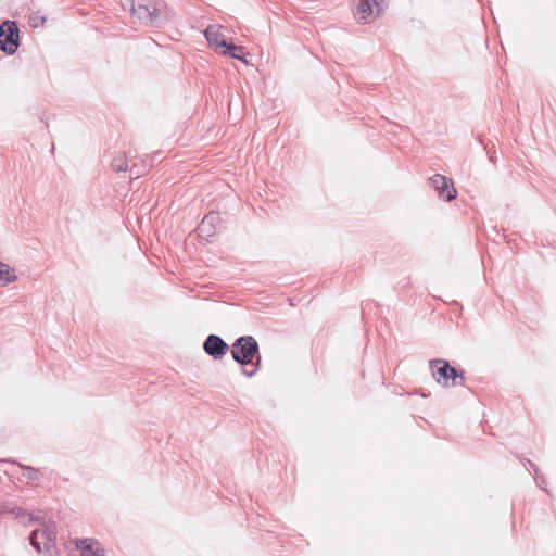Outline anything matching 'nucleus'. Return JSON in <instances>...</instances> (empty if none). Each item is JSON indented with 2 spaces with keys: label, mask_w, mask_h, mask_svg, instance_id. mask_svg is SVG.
<instances>
[{
  "label": "nucleus",
  "mask_w": 556,
  "mask_h": 556,
  "mask_svg": "<svg viewBox=\"0 0 556 556\" xmlns=\"http://www.w3.org/2000/svg\"><path fill=\"white\" fill-rule=\"evenodd\" d=\"M231 356L232 358L240 365H253L254 369L252 371H248L245 369L242 372L252 377L261 366V354L260 348L256 339L252 336H242L235 340L231 345Z\"/></svg>",
  "instance_id": "nucleus-1"
},
{
  "label": "nucleus",
  "mask_w": 556,
  "mask_h": 556,
  "mask_svg": "<svg viewBox=\"0 0 556 556\" xmlns=\"http://www.w3.org/2000/svg\"><path fill=\"white\" fill-rule=\"evenodd\" d=\"M131 12L132 16L147 25L160 26L165 21V3L162 0H137Z\"/></svg>",
  "instance_id": "nucleus-2"
},
{
  "label": "nucleus",
  "mask_w": 556,
  "mask_h": 556,
  "mask_svg": "<svg viewBox=\"0 0 556 556\" xmlns=\"http://www.w3.org/2000/svg\"><path fill=\"white\" fill-rule=\"evenodd\" d=\"M429 366L434 380L442 387H457L465 382V372L442 358L431 359Z\"/></svg>",
  "instance_id": "nucleus-3"
},
{
  "label": "nucleus",
  "mask_w": 556,
  "mask_h": 556,
  "mask_svg": "<svg viewBox=\"0 0 556 556\" xmlns=\"http://www.w3.org/2000/svg\"><path fill=\"white\" fill-rule=\"evenodd\" d=\"M387 7V0H353L354 16L364 24H369L378 18Z\"/></svg>",
  "instance_id": "nucleus-4"
},
{
  "label": "nucleus",
  "mask_w": 556,
  "mask_h": 556,
  "mask_svg": "<svg viewBox=\"0 0 556 556\" xmlns=\"http://www.w3.org/2000/svg\"><path fill=\"white\" fill-rule=\"evenodd\" d=\"M56 531L55 527L50 525L43 529L34 530L30 534V544L38 552L42 553L41 541L45 546V556H56L55 551Z\"/></svg>",
  "instance_id": "nucleus-5"
},
{
  "label": "nucleus",
  "mask_w": 556,
  "mask_h": 556,
  "mask_svg": "<svg viewBox=\"0 0 556 556\" xmlns=\"http://www.w3.org/2000/svg\"><path fill=\"white\" fill-rule=\"evenodd\" d=\"M18 27L14 21H4L0 25V49L12 55L18 49Z\"/></svg>",
  "instance_id": "nucleus-6"
},
{
  "label": "nucleus",
  "mask_w": 556,
  "mask_h": 556,
  "mask_svg": "<svg viewBox=\"0 0 556 556\" xmlns=\"http://www.w3.org/2000/svg\"><path fill=\"white\" fill-rule=\"evenodd\" d=\"M429 182L441 200L452 201L457 197V191L454 188L452 180L447 177L441 174H435L429 178Z\"/></svg>",
  "instance_id": "nucleus-7"
},
{
  "label": "nucleus",
  "mask_w": 556,
  "mask_h": 556,
  "mask_svg": "<svg viewBox=\"0 0 556 556\" xmlns=\"http://www.w3.org/2000/svg\"><path fill=\"white\" fill-rule=\"evenodd\" d=\"M219 223L220 216L217 212L207 213L197 227L198 236L210 242L215 237Z\"/></svg>",
  "instance_id": "nucleus-8"
},
{
  "label": "nucleus",
  "mask_w": 556,
  "mask_h": 556,
  "mask_svg": "<svg viewBox=\"0 0 556 556\" xmlns=\"http://www.w3.org/2000/svg\"><path fill=\"white\" fill-rule=\"evenodd\" d=\"M204 352L218 361L222 359L229 351L227 342L217 334H208L203 342Z\"/></svg>",
  "instance_id": "nucleus-9"
},
{
  "label": "nucleus",
  "mask_w": 556,
  "mask_h": 556,
  "mask_svg": "<svg viewBox=\"0 0 556 556\" xmlns=\"http://www.w3.org/2000/svg\"><path fill=\"white\" fill-rule=\"evenodd\" d=\"M76 547L80 551V556H104L105 551L94 539H83L76 541Z\"/></svg>",
  "instance_id": "nucleus-10"
},
{
  "label": "nucleus",
  "mask_w": 556,
  "mask_h": 556,
  "mask_svg": "<svg viewBox=\"0 0 556 556\" xmlns=\"http://www.w3.org/2000/svg\"><path fill=\"white\" fill-rule=\"evenodd\" d=\"M220 48H225V50L223 51L224 54H228V55H230L233 59H237V60H240V61H242L244 63H248V61L245 60V58L243 55V47L242 46H237V45H233V43H228L226 41V39H222Z\"/></svg>",
  "instance_id": "nucleus-11"
},
{
  "label": "nucleus",
  "mask_w": 556,
  "mask_h": 556,
  "mask_svg": "<svg viewBox=\"0 0 556 556\" xmlns=\"http://www.w3.org/2000/svg\"><path fill=\"white\" fill-rule=\"evenodd\" d=\"M17 279L14 269L0 262V286H7Z\"/></svg>",
  "instance_id": "nucleus-12"
},
{
  "label": "nucleus",
  "mask_w": 556,
  "mask_h": 556,
  "mask_svg": "<svg viewBox=\"0 0 556 556\" xmlns=\"http://www.w3.org/2000/svg\"><path fill=\"white\" fill-rule=\"evenodd\" d=\"M111 167L116 173L126 172L128 169L127 156L124 153L117 154L111 161Z\"/></svg>",
  "instance_id": "nucleus-13"
},
{
  "label": "nucleus",
  "mask_w": 556,
  "mask_h": 556,
  "mask_svg": "<svg viewBox=\"0 0 556 556\" xmlns=\"http://www.w3.org/2000/svg\"><path fill=\"white\" fill-rule=\"evenodd\" d=\"M3 462L15 464L18 467H21L22 469H24L26 471L27 479H29L31 481L38 480L40 478V470L37 468L23 465L21 463H17L16 460H12V459H4Z\"/></svg>",
  "instance_id": "nucleus-14"
},
{
  "label": "nucleus",
  "mask_w": 556,
  "mask_h": 556,
  "mask_svg": "<svg viewBox=\"0 0 556 556\" xmlns=\"http://www.w3.org/2000/svg\"><path fill=\"white\" fill-rule=\"evenodd\" d=\"M204 35L210 42V45H214L215 47H220V41L224 39L222 35L214 29L213 27H207L204 31Z\"/></svg>",
  "instance_id": "nucleus-15"
},
{
  "label": "nucleus",
  "mask_w": 556,
  "mask_h": 556,
  "mask_svg": "<svg viewBox=\"0 0 556 556\" xmlns=\"http://www.w3.org/2000/svg\"><path fill=\"white\" fill-rule=\"evenodd\" d=\"M45 21H46V17L38 15V14H35V15L30 16V18H29V22L33 27H38L39 25H42L45 23Z\"/></svg>",
  "instance_id": "nucleus-16"
},
{
  "label": "nucleus",
  "mask_w": 556,
  "mask_h": 556,
  "mask_svg": "<svg viewBox=\"0 0 556 556\" xmlns=\"http://www.w3.org/2000/svg\"><path fill=\"white\" fill-rule=\"evenodd\" d=\"M484 149L488 151V155H489V160L490 162H492L493 164L496 163V156H495V152H490V150H488V147H484Z\"/></svg>",
  "instance_id": "nucleus-17"
},
{
  "label": "nucleus",
  "mask_w": 556,
  "mask_h": 556,
  "mask_svg": "<svg viewBox=\"0 0 556 556\" xmlns=\"http://www.w3.org/2000/svg\"><path fill=\"white\" fill-rule=\"evenodd\" d=\"M23 511H24V510H23V508H21V507H14V508L12 509V513H14V514L16 515V517L24 516V513H23Z\"/></svg>",
  "instance_id": "nucleus-18"
},
{
  "label": "nucleus",
  "mask_w": 556,
  "mask_h": 556,
  "mask_svg": "<svg viewBox=\"0 0 556 556\" xmlns=\"http://www.w3.org/2000/svg\"><path fill=\"white\" fill-rule=\"evenodd\" d=\"M535 480H536L538 485H539L541 489H544V485H543V484L545 483L544 479H543V478H540V477H536V479H535Z\"/></svg>",
  "instance_id": "nucleus-19"
},
{
  "label": "nucleus",
  "mask_w": 556,
  "mask_h": 556,
  "mask_svg": "<svg viewBox=\"0 0 556 556\" xmlns=\"http://www.w3.org/2000/svg\"><path fill=\"white\" fill-rule=\"evenodd\" d=\"M527 463L529 464L530 468H532L535 472L538 471V468L535 464H533L531 460L527 459Z\"/></svg>",
  "instance_id": "nucleus-20"
}]
</instances>
